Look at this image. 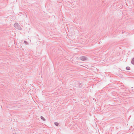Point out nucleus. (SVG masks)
<instances>
[{
  "instance_id": "f257e3e1",
  "label": "nucleus",
  "mask_w": 134,
  "mask_h": 134,
  "mask_svg": "<svg viewBox=\"0 0 134 134\" xmlns=\"http://www.w3.org/2000/svg\"><path fill=\"white\" fill-rule=\"evenodd\" d=\"M81 59L82 60H85L86 59V58L85 57H81Z\"/></svg>"
},
{
  "instance_id": "f03ea898",
  "label": "nucleus",
  "mask_w": 134,
  "mask_h": 134,
  "mask_svg": "<svg viewBox=\"0 0 134 134\" xmlns=\"http://www.w3.org/2000/svg\"><path fill=\"white\" fill-rule=\"evenodd\" d=\"M130 69V67H129V66H127L126 67V69L127 70H129Z\"/></svg>"
},
{
  "instance_id": "7ed1b4c3",
  "label": "nucleus",
  "mask_w": 134,
  "mask_h": 134,
  "mask_svg": "<svg viewBox=\"0 0 134 134\" xmlns=\"http://www.w3.org/2000/svg\"><path fill=\"white\" fill-rule=\"evenodd\" d=\"M41 119H42V120H44V118L43 117V116H41Z\"/></svg>"
},
{
  "instance_id": "20e7f679",
  "label": "nucleus",
  "mask_w": 134,
  "mask_h": 134,
  "mask_svg": "<svg viewBox=\"0 0 134 134\" xmlns=\"http://www.w3.org/2000/svg\"><path fill=\"white\" fill-rule=\"evenodd\" d=\"M131 62L133 64H134V60L132 59Z\"/></svg>"
},
{
  "instance_id": "39448f33",
  "label": "nucleus",
  "mask_w": 134,
  "mask_h": 134,
  "mask_svg": "<svg viewBox=\"0 0 134 134\" xmlns=\"http://www.w3.org/2000/svg\"><path fill=\"white\" fill-rule=\"evenodd\" d=\"M54 124L56 125L57 126H58V122H55Z\"/></svg>"
},
{
  "instance_id": "423d86ee",
  "label": "nucleus",
  "mask_w": 134,
  "mask_h": 134,
  "mask_svg": "<svg viewBox=\"0 0 134 134\" xmlns=\"http://www.w3.org/2000/svg\"><path fill=\"white\" fill-rule=\"evenodd\" d=\"M16 24H15V25H16Z\"/></svg>"
}]
</instances>
